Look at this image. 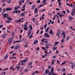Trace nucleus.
Listing matches in <instances>:
<instances>
[{
	"label": "nucleus",
	"instance_id": "f257e3e1",
	"mask_svg": "<svg viewBox=\"0 0 75 75\" xmlns=\"http://www.w3.org/2000/svg\"><path fill=\"white\" fill-rule=\"evenodd\" d=\"M75 11V8H73L71 13V16H74V15H75V12H74Z\"/></svg>",
	"mask_w": 75,
	"mask_h": 75
},
{
	"label": "nucleus",
	"instance_id": "f03ea898",
	"mask_svg": "<svg viewBox=\"0 0 75 75\" xmlns=\"http://www.w3.org/2000/svg\"><path fill=\"white\" fill-rule=\"evenodd\" d=\"M12 40L13 39H12V38L10 37L9 38L8 40V42L9 44H11V42H12Z\"/></svg>",
	"mask_w": 75,
	"mask_h": 75
},
{
	"label": "nucleus",
	"instance_id": "7ed1b4c3",
	"mask_svg": "<svg viewBox=\"0 0 75 75\" xmlns=\"http://www.w3.org/2000/svg\"><path fill=\"white\" fill-rule=\"evenodd\" d=\"M61 34V30L59 29L58 30V31L57 33V36H59L60 35V34Z\"/></svg>",
	"mask_w": 75,
	"mask_h": 75
},
{
	"label": "nucleus",
	"instance_id": "20e7f679",
	"mask_svg": "<svg viewBox=\"0 0 75 75\" xmlns=\"http://www.w3.org/2000/svg\"><path fill=\"white\" fill-rule=\"evenodd\" d=\"M30 34H31V30L30 29H29L28 30V35L27 37H28L30 35Z\"/></svg>",
	"mask_w": 75,
	"mask_h": 75
},
{
	"label": "nucleus",
	"instance_id": "39448f33",
	"mask_svg": "<svg viewBox=\"0 0 75 75\" xmlns=\"http://www.w3.org/2000/svg\"><path fill=\"white\" fill-rule=\"evenodd\" d=\"M54 67H53V68H52L51 69V72H50L49 74V75H52V72H53V71H54Z\"/></svg>",
	"mask_w": 75,
	"mask_h": 75
},
{
	"label": "nucleus",
	"instance_id": "423d86ee",
	"mask_svg": "<svg viewBox=\"0 0 75 75\" xmlns=\"http://www.w3.org/2000/svg\"><path fill=\"white\" fill-rule=\"evenodd\" d=\"M12 10V8H10L8 7V8H7L6 9V11H11Z\"/></svg>",
	"mask_w": 75,
	"mask_h": 75
},
{
	"label": "nucleus",
	"instance_id": "0eeeda50",
	"mask_svg": "<svg viewBox=\"0 0 75 75\" xmlns=\"http://www.w3.org/2000/svg\"><path fill=\"white\" fill-rule=\"evenodd\" d=\"M57 14L60 17H62L64 16V15H61V14L59 13L58 12L57 13Z\"/></svg>",
	"mask_w": 75,
	"mask_h": 75
},
{
	"label": "nucleus",
	"instance_id": "6e6552de",
	"mask_svg": "<svg viewBox=\"0 0 75 75\" xmlns=\"http://www.w3.org/2000/svg\"><path fill=\"white\" fill-rule=\"evenodd\" d=\"M44 35H45V37H50V35H48V34L47 33H45Z\"/></svg>",
	"mask_w": 75,
	"mask_h": 75
},
{
	"label": "nucleus",
	"instance_id": "1a4fd4ad",
	"mask_svg": "<svg viewBox=\"0 0 75 75\" xmlns=\"http://www.w3.org/2000/svg\"><path fill=\"white\" fill-rule=\"evenodd\" d=\"M50 71L49 70V69H47L45 71V74H48V73H49Z\"/></svg>",
	"mask_w": 75,
	"mask_h": 75
},
{
	"label": "nucleus",
	"instance_id": "9d476101",
	"mask_svg": "<svg viewBox=\"0 0 75 75\" xmlns=\"http://www.w3.org/2000/svg\"><path fill=\"white\" fill-rule=\"evenodd\" d=\"M50 27H48L47 28H46L45 30V32L48 33V30H50Z\"/></svg>",
	"mask_w": 75,
	"mask_h": 75
},
{
	"label": "nucleus",
	"instance_id": "9b49d317",
	"mask_svg": "<svg viewBox=\"0 0 75 75\" xmlns=\"http://www.w3.org/2000/svg\"><path fill=\"white\" fill-rule=\"evenodd\" d=\"M7 18L8 19V21H11L13 20L11 18L8 17V16L7 17Z\"/></svg>",
	"mask_w": 75,
	"mask_h": 75
},
{
	"label": "nucleus",
	"instance_id": "f8f14e48",
	"mask_svg": "<svg viewBox=\"0 0 75 75\" xmlns=\"http://www.w3.org/2000/svg\"><path fill=\"white\" fill-rule=\"evenodd\" d=\"M8 58V54H7L5 56V57L4 59L5 60L6 59H7Z\"/></svg>",
	"mask_w": 75,
	"mask_h": 75
},
{
	"label": "nucleus",
	"instance_id": "ddd939ff",
	"mask_svg": "<svg viewBox=\"0 0 75 75\" xmlns=\"http://www.w3.org/2000/svg\"><path fill=\"white\" fill-rule=\"evenodd\" d=\"M20 66H19V65H18L16 67V69H18L17 71H18V70L20 69Z\"/></svg>",
	"mask_w": 75,
	"mask_h": 75
},
{
	"label": "nucleus",
	"instance_id": "4468645a",
	"mask_svg": "<svg viewBox=\"0 0 75 75\" xmlns=\"http://www.w3.org/2000/svg\"><path fill=\"white\" fill-rule=\"evenodd\" d=\"M37 43H38V40H35L34 41V44H36Z\"/></svg>",
	"mask_w": 75,
	"mask_h": 75
},
{
	"label": "nucleus",
	"instance_id": "2eb2a0df",
	"mask_svg": "<svg viewBox=\"0 0 75 75\" xmlns=\"http://www.w3.org/2000/svg\"><path fill=\"white\" fill-rule=\"evenodd\" d=\"M19 48V46L17 45L14 47V50H17Z\"/></svg>",
	"mask_w": 75,
	"mask_h": 75
},
{
	"label": "nucleus",
	"instance_id": "dca6fc26",
	"mask_svg": "<svg viewBox=\"0 0 75 75\" xmlns=\"http://www.w3.org/2000/svg\"><path fill=\"white\" fill-rule=\"evenodd\" d=\"M23 61H24V62H27V61H28V58H26L24 60H23Z\"/></svg>",
	"mask_w": 75,
	"mask_h": 75
},
{
	"label": "nucleus",
	"instance_id": "f3484780",
	"mask_svg": "<svg viewBox=\"0 0 75 75\" xmlns=\"http://www.w3.org/2000/svg\"><path fill=\"white\" fill-rule=\"evenodd\" d=\"M29 27L30 30H33V28L32 27V25H29Z\"/></svg>",
	"mask_w": 75,
	"mask_h": 75
},
{
	"label": "nucleus",
	"instance_id": "a211bd4d",
	"mask_svg": "<svg viewBox=\"0 0 75 75\" xmlns=\"http://www.w3.org/2000/svg\"><path fill=\"white\" fill-rule=\"evenodd\" d=\"M54 63H55V60H53L52 62V65H54Z\"/></svg>",
	"mask_w": 75,
	"mask_h": 75
},
{
	"label": "nucleus",
	"instance_id": "6ab92c4d",
	"mask_svg": "<svg viewBox=\"0 0 75 75\" xmlns=\"http://www.w3.org/2000/svg\"><path fill=\"white\" fill-rule=\"evenodd\" d=\"M20 16L21 17H23V16H25V13H22L20 15Z\"/></svg>",
	"mask_w": 75,
	"mask_h": 75
},
{
	"label": "nucleus",
	"instance_id": "aec40b11",
	"mask_svg": "<svg viewBox=\"0 0 75 75\" xmlns=\"http://www.w3.org/2000/svg\"><path fill=\"white\" fill-rule=\"evenodd\" d=\"M67 63V61H64V62H63L61 64V65H64L65 64H66Z\"/></svg>",
	"mask_w": 75,
	"mask_h": 75
},
{
	"label": "nucleus",
	"instance_id": "412c9836",
	"mask_svg": "<svg viewBox=\"0 0 75 75\" xmlns=\"http://www.w3.org/2000/svg\"><path fill=\"white\" fill-rule=\"evenodd\" d=\"M35 13H38V10L37 9V8H35Z\"/></svg>",
	"mask_w": 75,
	"mask_h": 75
},
{
	"label": "nucleus",
	"instance_id": "4be33fe9",
	"mask_svg": "<svg viewBox=\"0 0 75 75\" xmlns=\"http://www.w3.org/2000/svg\"><path fill=\"white\" fill-rule=\"evenodd\" d=\"M35 7V5H33L31 8L32 10H33V9H34V8Z\"/></svg>",
	"mask_w": 75,
	"mask_h": 75
},
{
	"label": "nucleus",
	"instance_id": "5701e85b",
	"mask_svg": "<svg viewBox=\"0 0 75 75\" xmlns=\"http://www.w3.org/2000/svg\"><path fill=\"white\" fill-rule=\"evenodd\" d=\"M12 37H14V35H15V34H14V32H12Z\"/></svg>",
	"mask_w": 75,
	"mask_h": 75
},
{
	"label": "nucleus",
	"instance_id": "b1692460",
	"mask_svg": "<svg viewBox=\"0 0 75 75\" xmlns=\"http://www.w3.org/2000/svg\"><path fill=\"white\" fill-rule=\"evenodd\" d=\"M57 47H54L53 48H52V50L53 51H55V50H57Z\"/></svg>",
	"mask_w": 75,
	"mask_h": 75
},
{
	"label": "nucleus",
	"instance_id": "393cba45",
	"mask_svg": "<svg viewBox=\"0 0 75 75\" xmlns=\"http://www.w3.org/2000/svg\"><path fill=\"white\" fill-rule=\"evenodd\" d=\"M70 38V37L69 36L67 37L66 38V40L67 41H68L69 40V39Z\"/></svg>",
	"mask_w": 75,
	"mask_h": 75
},
{
	"label": "nucleus",
	"instance_id": "a878e982",
	"mask_svg": "<svg viewBox=\"0 0 75 75\" xmlns=\"http://www.w3.org/2000/svg\"><path fill=\"white\" fill-rule=\"evenodd\" d=\"M52 30H50V32H49V34H52Z\"/></svg>",
	"mask_w": 75,
	"mask_h": 75
},
{
	"label": "nucleus",
	"instance_id": "bb28decb",
	"mask_svg": "<svg viewBox=\"0 0 75 75\" xmlns=\"http://www.w3.org/2000/svg\"><path fill=\"white\" fill-rule=\"evenodd\" d=\"M69 18L70 20H72V18H73L72 17H71V16H70L69 17Z\"/></svg>",
	"mask_w": 75,
	"mask_h": 75
},
{
	"label": "nucleus",
	"instance_id": "cd10ccee",
	"mask_svg": "<svg viewBox=\"0 0 75 75\" xmlns=\"http://www.w3.org/2000/svg\"><path fill=\"white\" fill-rule=\"evenodd\" d=\"M2 37L4 38H6V35L5 34H4L3 35Z\"/></svg>",
	"mask_w": 75,
	"mask_h": 75
},
{
	"label": "nucleus",
	"instance_id": "c85d7f7f",
	"mask_svg": "<svg viewBox=\"0 0 75 75\" xmlns=\"http://www.w3.org/2000/svg\"><path fill=\"white\" fill-rule=\"evenodd\" d=\"M64 42V39H62L61 41V42H62V43H63V42Z\"/></svg>",
	"mask_w": 75,
	"mask_h": 75
},
{
	"label": "nucleus",
	"instance_id": "c756f323",
	"mask_svg": "<svg viewBox=\"0 0 75 75\" xmlns=\"http://www.w3.org/2000/svg\"><path fill=\"white\" fill-rule=\"evenodd\" d=\"M11 0H8L7 2V3H11Z\"/></svg>",
	"mask_w": 75,
	"mask_h": 75
},
{
	"label": "nucleus",
	"instance_id": "7c9ffc66",
	"mask_svg": "<svg viewBox=\"0 0 75 75\" xmlns=\"http://www.w3.org/2000/svg\"><path fill=\"white\" fill-rule=\"evenodd\" d=\"M62 71L63 72H64L65 71V68H63L62 70Z\"/></svg>",
	"mask_w": 75,
	"mask_h": 75
},
{
	"label": "nucleus",
	"instance_id": "2f4dec72",
	"mask_svg": "<svg viewBox=\"0 0 75 75\" xmlns=\"http://www.w3.org/2000/svg\"><path fill=\"white\" fill-rule=\"evenodd\" d=\"M48 42V41L47 40H46L44 42L45 44H47Z\"/></svg>",
	"mask_w": 75,
	"mask_h": 75
},
{
	"label": "nucleus",
	"instance_id": "473e14b6",
	"mask_svg": "<svg viewBox=\"0 0 75 75\" xmlns=\"http://www.w3.org/2000/svg\"><path fill=\"white\" fill-rule=\"evenodd\" d=\"M7 1V0H2L1 1V2H5V1Z\"/></svg>",
	"mask_w": 75,
	"mask_h": 75
},
{
	"label": "nucleus",
	"instance_id": "72a5a7b5",
	"mask_svg": "<svg viewBox=\"0 0 75 75\" xmlns=\"http://www.w3.org/2000/svg\"><path fill=\"white\" fill-rule=\"evenodd\" d=\"M32 64V62H30L29 64H28V65H31Z\"/></svg>",
	"mask_w": 75,
	"mask_h": 75
},
{
	"label": "nucleus",
	"instance_id": "f704fd0d",
	"mask_svg": "<svg viewBox=\"0 0 75 75\" xmlns=\"http://www.w3.org/2000/svg\"><path fill=\"white\" fill-rule=\"evenodd\" d=\"M65 34V32L63 31L62 34L61 35H64Z\"/></svg>",
	"mask_w": 75,
	"mask_h": 75
},
{
	"label": "nucleus",
	"instance_id": "c9c22d12",
	"mask_svg": "<svg viewBox=\"0 0 75 75\" xmlns=\"http://www.w3.org/2000/svg\"><path fill=\"white\" fill-rule=\"evenodd\" d=\"M47 24L46 23V25H44V26L45 29L47 27Z\"/></svg>",
	"mask_w": 75,
	"mask_h": 75
},
{
	"label": "nucleus",
	"instance_id": "e433bc0d",
	"mask_svg": "<svg viewBox=\"0 0 75 75\" xmlns=\"http://www.w3.org/2000/svg\"><path fill=\"white\" fill-rule=\"evenodd\" d=\"M28 71V69H25L24 70V71L25 72V73H26V72H27Z\"/></svg>",
	"mask_w": 75,
	"mask_h": 75
},
{
	"label": "nucleus",
	"instance_id": "4c0bfd02",
	"mask_svg": "<svg viewBox=\"0 0 75 75\" xmlns=\"http://www.w3.org/2000/svg\"><path fill=\"white\" fill-rule=\"evenodd\" d=\"M22 4V3H21V1H20L19 2V5H21V4Z\"/></svg>",
	"mask_w": 75,
	"mask_h": 75
},
{
	"label": "nucleus",
	"instance_id": "58836bf2",
	"mask_svg": "<svg viewBox=\"0 0 75 75\" xmlns=\"http://www.w3.org/2000/svg\"><path fill=\"white\" fill-rule=\"evenodd\" d=\"M18 10V7H15L14 8V10Z\"/></svg>",
	"mask_w": 75,
	"mask_h": 75
},
{
	"label": "nucleus",
	"instance_id": "ea45409f",
	"mask_svg": "<svg viewBox=\"0 0 75 75\" xmlns=\"http://www.w3.org/2000/svg\"><path fill=\"white\" fill-rule=\"evenodd\" d=\"M33 37V35H31L29 37V38H31Z\"/></svg>",
	"mask_w": 75,
	"mask_h": 75
},
{
	"label": "nucleus",
	"instance_id": "a19ab883",
	"mask_svg": "<svg viewBox=\"0 0 75 75\" xmlns=\"http://www.w3.org/2000/svg\"><path fill=\"white\" fill-rule=\"evenodd\" d=\"M42 50H45L46 49L44 47H42Z\"/></svg>",
	"mask_w": 75,
	"mask_h": 75
},
{
	"label": "nucleus",
	"instance_id": "79ce46f5",
	"mask_svg": "<svg viewBox=\"0 0 75 75\" xmlns=\"http://www.w3.org/2000/svg\"><path fill=\"white\" fill-rule=\"evenodd\" d=\"M51 68V65L49 66L48 67V69H50V68Z\"/></svg>",
	"mask_w": 75,
	"mask_h": 75
},
{
	"label": "nucleus",
	"instance_id": "37998d69",
	"mask_svg": "<svg viewBox=\"0 0 75 75\" xmlns=\"http://www.w3.org/2000/svg\"><path fill=\"white\" fill-rule=\"evenodd\" d=\"M44 6V5H42V4H41L39 6V7H38V8H40V7H42V6Z\"/></svg>",
	"mask_w": 75,
	"mask_h": 75
},
{
	"label": "nucleus",
	"instance_id": "c03bdc74",
	"mask_svg": "<svg viewBox=\"0 0 75 75\" xmlns=\"http://www.w3.org/2000/svg\"><path fill=\"white\" fill-rule=\"evenodd\" d=\"M24 29L25 30H27L26 27H24Z\"/></svg>",
	"mask_w": 75,
	"mask_h": 75
},
{
	"label": "nucleus",
	"instance_id": "a18cd8bd",
	"mask_svg": "<svg viewBox=\"0 0 75 75\" xmlns=\"http://www.w3.org/2000/svg\"><path fill=\"white\" fill-rule=\"evenodd\" d=\"M20 42V40L16 41L15 42V43H17V42Z\"/></svg>",
	"mask_w": 75,
	"mask_h": 75
},
{
	"label": "nucleus",
	"instance_id": "49530a36",
	"mask_svg": "<svg viewBox=\"0 0 75 75\" xmlns=\"http://www.w3.org/2000/svg\"><path fill=\"white\" fill-rule=\"evenodd\" d=\"M38 3H40V2H41V1L40 0H38L37 2Z\"/></svg>",
	"mask_w": 75,
	"mask_h": 75
},
{
	"label": "nucleus",
	"instance_id": "de8ad7c7",
	"mask_svg": "<svg viewBox=\"0 0 75 75\" xmlns=\"http://www.w3.org/2000/svg\"><path fill=\"white\" fill-rule=\"evenodd\" d=\"M8 69V68H6V69H4V70H3L2 71H6V70H7Z\"/></svg>",
	"mask_w": 75,
	"mask_h": 75
},
{
	"label": "nucleus",
	"instance_id": "09e8293b",
	"mask_svg": "<svg viewBox=\"0 0 75 75\" xmlns=\"http://www.w3.org/2000/svg\"><path fill=\"white\" fill-rule=\"evenodd\" d=\"M29 4H33V3L31 2H30L29 3Z\"/></svg>",
	"mask_w": 75,
	"mask_h": 75
},
{
	"label": "nucleus",
	"instance_id": "8fccbe9b",
	"mask_svg": "<svg viewBox=\"0 0 75 75\" xmlns=\"http://www.w3.org/2000/svg\"><path fill=\"white\" fill-rule=\"evenodd\" d=\"M56 54H58V52H59L58 50H57L56 51Z\"/></svg>",
	"mask_w": 75,
	"mask_h": 75
},
{
	"label": "nucleus",
	"instance_id": "3c124183",
	"mask_svg": "<svg viewBox=\"0 0 75 75\" xmlns=\"http://www.w3.org/2000/svg\"><path fill=\"white\" fill-rule=\"evenodd\" d=\"M12 58L13 59H16V58H17V57H12Z\"/></svg>",
	"mask_w": 75,
	"mask_h": 75
},
{
	"label": "nucleus",
	"instance_id": "603ef678",
	"mask_svg": "<svg viewBox=\"0 0 75 75\" xmlns=\"http://www.w3.org/2000/svg\"><path fill=\"white\" fill-rule=\"evenodd\" d=\"M59 7L61 6V2H59Z\"/></svg>",
	"mask_w": 75,
	"mask_h": 75
},
{
	"label": "nucleus",
	"instance_id": "864d4df0",
	"mask_svg": "<svg viewBox=\"0 0 75 75\" xmlns=\"http://www.w3.org/2000/svg\"><path fill=\"white\" fill-rule=\"evenodd\" d=\"M45 54H47L48 53V52H47V50H46L45 51Z\"/></svg>",
	"mask_w": 75,
	"mask_h": 75
},
{
	"label": "nucleus",
	"instance_id": "5fc2aeb1",
	"mask_svg": "<svg viewBox=\"0 0 75 75\" xmlns=\"http://www.w3.org/2000/svg\"><path fill=\"white\" fill-rule=\"evenodd\" d=\"M59 43V42H56L54 44H58Z\"/></svg>",
	"mask_w": 75,
	"mask_h": 75
},
{
	"label": "nucleus",
	"instance_id": "6e6d98bb",
	"mask_svg": "<svg viewBox=\"0 0 75 75\" xmlns=\"http://www.w3.org/2000/svg\"><path fill=\"white\" fill-rule=\"evenodd\" d=\"M1 11H2V8H0V13L1 12Z\"/></svg>",
	"mask_w": 75,
	"mask_h": 75
},
{
	"label": "nucleus",
	"instance_id": "4d7b16f0",
	"mask_svg": "<svg viewBox=\"0 0 75 75\" xmlns=\"http://www.w3.org/2000/svg\"><path fill=\"white\" fill-rule=\"evenodd\" d=\"M8 14H7L6 13H5V14H4V15H3V16H8Z\"/></svg>",
	"mask_w": 75,
	"mask_h": 75
},
{
	"label": "nucleus",
	"instance_id": "13d9d810",
	"mask_svg": "<svg viewBox=\"0 0 75 75\" xmlns=\"http://www.w3.org/2000/svg\"><path fill=\"white\" fill-rule=\"evenodd\" d=\"M65 35H66V34H64V35H63V38L64 39L65 38Z\"/></svg>",
	"mask_w": 75,
	"mask_h": 75
},
{
	"label": "nucleus",
	"instance_id": "bf43d9fd",
	"mask_svg": "<svg viewBox=\"0 0 75 75\" xmlns=\"http://www.w3.org/2000/svg\"><path fill=\"white\" fill-rule=\"evenodd\" d=\"M21 2H22V3H24V0H22L21 1Z\"/></svg>",
	"mask_w": 75,
	"mask_h": 75
},
{
	"label": "nucleus",
	"instance_id": "052dcab7",
	"mask_svg": "<svg viewBox=\"0 0 75 75\" xmlns=\"http://www.w3.org/2000/svg\"><path fill=\"white\" fill-rule=\"evenodd\" d=\"M37 50H40V47H38L36 49Z\"/></svg>",
	"mask_w": 75,
	"mask_h": 75
},
{
	"label": "nucleus",
	"instance_id": "680f3d73",
	"mask_svg": "<svg viewBox=\"0 0 75 75\" xmlns=\"http://www.w3.org/2000/svg\"><path fill=\"white\" fill-rule=\"evenodd\" d=\"M47 45H49L50 46H52V45L51 44H48Z\"/></svg>",
	"mask_w": 75,
	"mask_h": 75
},
{
	"label": "nucleus",
	"instance_id": "e2e57ef3",
	"mask_svg": "<svg viewBox=\"0 0 75 75\" xmlns=\"http://www.w3.org/2000/svg\"><path fill=\"white\" fill-rule=\"evenodd\" d=\"M63 13H64V14H66V12H65V11H63Z\"/></svg>",
	"mask_w": 75,
	"mask_h": 75
},
{
	"label": "nucleus",
	"instance_id": "0e129e2a",
	"mask_svg": "<svg viewBox=\"0 0 75 75\" xmlns=\"http://www.w3.org/2000/svg\"><path fill=\"white\" fill-rule=\"evenodd\" d=\"M44 38H43V39L41 40L42 42H44Z\"/></svg>",
	"mask_w": 75,
	"mask_h": 75
},
{
	"label": "nucleus",
	"instance_id": "69168bd1",
	"mask_svg": "<svg viewBox=\"0 0 75 75\" xmlns=\"http://www.w3.org/2000/svg\"><path fill=\"white\" fill-rule=\"evenodd\" d=\"M15 23H18V21L17 20H16L15 21Z\"/></svg>",
	"mask_w": 75,
	"mask_h": 75
},
{
	"label": "nucleus",
	"instance_id": "338daca9",
	"mask_svg": "<svg viewBox=\"0 0 75 75\" xmlns=\"http://www.w3.org/2000/svg\"><path fill=\"white\" fill-rule=\"evenodd\" d=\"M56 10H60V9L58 8H56Z\"/></svg>",
	"mask_w": 75,
	"mask_h": 75
},
{
	"label": "nucleus",
	"instance_id": "774afa93",
	"mask_svg": "<svg viewBox=\"0 0 75 75\" xmlns=\"http://www.w3.org/2000/svg\"><path fill=\"white\" fill-rule=\"evenodd\" d=\"M35 73L38 74V71H35Z\"/></svg>",
	"mask_w": 75,
	"mask_h": 75
}]
</instances>
